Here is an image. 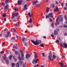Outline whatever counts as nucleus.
Masks as SVG:
<instances>
[{"mask_svg": "<svg viewBox=\"0 0 67 67\" xmlns=\"http://www.w3.org/2000/svg\"><path fill=\"white\" fill-rule=\"evenodd\" d=\"M15 56H13V58L14 59L15 61H16L17 60V59H16L14 57Z\"/></svg>", "mask_w": 67, "mask_h": 67, "instance_id": "473e14b6", "label": "nucleus"}, {"mask_svg": "<svg viewBox=\"0 0 67 67\" xmlns=\"http://www.w3.org/2000/svg\"><path fill=\"white\" fill-rule=\"evenodd\" d=\"M56 4H58L59 3H58V2H57V1H56Z\"/></svg>", "mask_w": 67, "mask_h": 67, "instance_id": "13d9d810", "label": "nucleus"}, {"mask_svg": "<svg viewBox=\"0 0 67 67\" xmlns=\"http://www.w3.org/2000/svg\"><path fill=\"white\" fill-rule=\"evenodd\" d=\"M63 27H67V26L65 25H64L63 26Z\"/></svg>", "mask_w": 67, "mask_h": 67, "instance_id": "de8ad7c7", "label": "nucleus"}, {"mask_svg": "<svg viewBox=\"0 0 67 67\" xmlns=\"http://www.w3.org/2000/svg\"><path fill=\"white\" fill-rule=\"evenodd\" d=\"M17 46H18V44H15L14 46H13V48H16V49H17L18 47H17Z\"/></svg>", "mask_w": 67, "mask_h": 67, "instance_id": "2eb2a0df", "label": "nucleus"}, {"mask_svg": "<svg viewBox=\"0 0 67 67\" xmlns=\"http://www.w3.org/2000/svg\"><path fill=\"white\" fill-rule=\"evenodd\" d=\"M48 15L49 16V17L50 16L51 18H53V13H50Z\"/></svg>", "mask_w": 67, "mask_h": 67, "instance_id": "ddd939ff", "label": "nucleus"}, {"mask_svg": "<svg viewBox=\"0 0 67 67\" xmlns=\"http://www.w3.org/2000/svg\"><path fill=\"white\" fill-rule=\"evenodd\" d=\"M27 4H25L24 6V10H27Z\"/></svg>", "mask_w": 67, "mask_h": 67, "instance_id": "f8f14e48", "label": "nucleus"}, {"mask_svg": "<svg viewBox=\"0 0 67 67\" xmlns=\"http://www.w3.org/2000/svg\"><path fill=\"white\" fill-rule=\"evenodd\" d=\"M30 57V55L29 54H26V58L27 59L29 58V57Z\"/></svg>", "mask_w": 67, "mask_h": 67, "instance_id": "4468645a", "label": "nucleus"}, {"mask_svg": "<svg viewBox=\"0 0 67 67\" xmlns=\"http://www.w3.org/2000/svg\"><path fill=\"white\" fill-rule=\"evenodd\" d=\"M14 16H15V15L13 14L12 16L11 17L12 18H14Z\"/></svg>", "mask_w": 67, "mask_h": 67, "instance_id": "2f4dec72", "label": "nucleus"}, {"mask_svg": "<svg viewBox=\"0 0 67 67\" xmlns=\"http://www.w3.org/2000/svg\"><path fill=\"white\" fill-rule=\"evenodd\" d=\"M10 34V32L9 31L7 32V34H5L4 35V36L6 38H7L8 37V36H9V35Z\"/></svg>", "mask_w": 67, "mask_h": 67, "instance_id": "0eeeda50", "label": "nucleus"}, {"mask_svg": "<svg viewBox=\"0 0 67 67\" xmlns=\"http://www.w3.org/2000/svg\"><path fill=\"white\" fill-rule=\"evenodd\" d=\"M22 42H23L25 46H26L27 45V43H25V40H26V39L25 38H22Z\"/></svg>", "mask_w": 67, "mask_h": 67, "instance_id": "423d86ee", "label": "nucleus"}, {"mask_svg": "<svg viewBox=\"0 0 67 67\" xmlns=\"http://www.w3.org/2000/svg\"><path fill=\"white\" fill-rule=\"evenodd\" d=\"M48 17H49V16L48 15V16L47 15H46V19H47V18H48Z\"/></svg>", "mask_w": 67, "mask_h": 67, "instance_id": "f704fd0d", "label": "nucleus"}, {"mask_svg": "<svg viewBox=\"0 0 67 67\" xmlns=\"http://www.w3.org/2000/svg\"><path fill=\"white\" fill-rule=\"evenodd\" d=\"M43 38H45L46 37V36H43Z\"/></svg>", "mask_w": 67, "mask_h": 67, "instance_id": "0e129e2a", "label": "nucleus"}, {"mask_svg": "<svg viewBox=\"0 0 67 67\" xmlns=\"http://www.w3.org/2000/svg\"><path fill=\"white\" fill-rule=\"evenodd\" d=\"M14 14L15 15V16H18L19 15V14L17 13H15Z\"/></svg>", "mask_w": 67, "mask_h": 67, "instance_id": "7c9ffc66", "label": "nucleus"}, {"mask_svg": "<svg viewBox=\"0 0 67 67\" xmlns=\"http://www.w3.org/2000/svg\"><path fill=\"white\" fill-rule=\"evenodd\" d=\"M12 57H13V55H10L9 56V58L10 60H11V59L12 58Z\"/></svg>", "mask_w": 67, "mask_h": 67, "instance_id": "aec40b11", "label": "nucleus"}, {"mask_svg": "<svg viewBox=\"0 0 67 67\" xmlns=\"http://www.w3.org/2000/svg\"><path fill=\"white\" fill-rule=\"evenodd\" d=\"M38 59H37V60H35V59H34L32 61L33 64H34V63H35V64L37 63V62H38Z\"/></svg>", "mask_w": 67, "mask_h": 67, "instance_id": "6e6552de", "label": "nucleus"}, {"mask_svg": "<svg viewBox=\"0 0 67 67\" xmlns=\"http://www.w3.org/2000/svg\"><path fill=\"white\" fill-rule=\"evenodd\" d=\"M23 67H25V65L24 64L23 65Z\"/></svg>", "mask_w": 67, "mask_h": 67, "instance_id": "052dcab7", "label": "nucleus"}, {"mask_svg": "<svg viewBox=\"0 0 67 67\" xmlns=\"http://www.w3.org/2000/svg\"><path fill=\"white\" fill-rule=\"evenodd\" d=\"M19 64H20V65H21L23 63V62L22 61H20V62H19Z\"/></svg>", "mask_w": 67, "mask_h": 67, "instance_id": "393cba45", "label": "nucleus"}, {"mask_svg": "<svg viewBox=\"0 0 67 67\" xmlns=\"http://www.w3.org/2000/svg\"><path fill=\"white\" fill-rule=\"evenodd\" d=\"M51 26H52V27H54V24H53V23H52L51 24Z\"/></svg>", "mask_w": 67, "mask_h": 67, "instance_id": "864d4df0", "label": "nucleus"}, {"mask_svg": "<svg viewBox=\"0 0 67 67\" xmlns=\"http://www.w3.org/2000/svg\"><path fill=\"white\" fill-rule=\"evenodd\" d=\"M5 3L8 4L9 3V0H6L5 1Z\"/></svg>", "mask_w": 67, "mask_h": 67, "instance_id": "5701e85b", "label": "nucleus"}, {"mask_svg": "<svg viewBox=\"0 0 67 67\" xmlns=\"http://www.w3.org/2000/svg\"><path fill=\"white\" fill-rule=\"evenodd\" d=\"M49 21H50V22H52V19H51V18H49Z\"/></svg>", "mask_w": 67, "mask_h": 67, "instance_id": "e433bc0d", "label": "nucleus"}, {"mask_svg": "<svg viewBox=\"0 0 67 67\" xmlns=\"http://www.w3.org/2000/svg\"><path fill=\"white\" fill-rule=\"evenodd\" d=\"M52 53H49L48 57V59H49L51 61H52V60H54V59H55L56 57V56L54 55H53L52 57V58L53 59H52Z\"/></svg>", "mask_w": 67, "mask_h": 67, "instance_id": "f03ea898", "label": "nucleus"}, {"mask_svg": "<svg viewBox=\"0 0 67 67\" xmlns=\"http://www.w3.org/2000/svg\"><path fill=\"white\" fill-rule=\"evenodd\" d=\"M16 38H18L19 37V36H16Z\"/></svg>", "mask_w": 67, "mask_h": 67, "instance_id": "e2e57ef3", "label": "nucleus"}, {"mask_svg": "<svg viewBox=\"0 0 67 67\" xmlns=\"http://www.w3.org/2000/svg\"><path fill=\"white\" fill-rule=\"evenodd\" d=\"M64 10H67V8L66 7H64Z\"/></svg>", "mask_w": 67, "mask_h": 67, "instance_id": "ea45409f", "label": "nucleus"}, {"mask_svg": "<svg viewBox=\"0 0 67 67\" xmlns=\"http://www.w3.org/2000/svg\"><path fill=\"white\" fill-rule=\"evenodd\" d=\"M64 18L65 20H67V17H66V16H65Z\"/></svg>", "mask_w": 67, "mask_h": 67, "instance_id": "c03bdc74", "label": "nucleus"}, {"mask_svg": "<svg viewBox=\"0 0 67 67\" xmlns=\"http://www.w3.org/2000/svg\"><path fill=\"white\" fill-rule=\"evenodd\" d=\"M38 65H39L38 64H37L36 65H35V67H36V66H38Z\"/></svg>", "mask_w": 67, "mask_h": 67, "instance_id": "5fc2aeb1", "label": "nucleus"}, {"mask_svg": "<svg viewBox=\"0 0 67 67\" xmlns=\"http://www.w3.org/2000/svg\"><path fill=\"white\" fill-rule=\"evenodd\" d=\"M28 15L30 16V17H31L32 15V13H31V14L30 13H28Z\"/></svg>", "mask_w": 67, "mask_h": 67, "instance_id": "b1692460", "label": "nucleus"}, {"mask_svg": "<svg viewBox=\"0 0 67 67\" xmlns=\"http://www.w3.org/2000/svg\"><path fill=\"white\" fill-rule=\"evenodd\" d=\"M34 54H35V55L34 56H35V58H36V57H37V56H36V53L35 52H34Z\"/></svg>", "mask_w": 67, "mask_h": 67, "instance_id": "bb28decb", "label": "nucleus"}, {"mask_svg": "<svg viewBox=\"0 0 67 67\" xmlns=\"http://www.w3.org/2000/svg\"><path fill=\"white\" fill-rule=\"evenodd\" d=\"M9 8V5L8 4H7L4 7V10H6V9H8Z\"/></svg>", "mask_w": 67, "mask_h": 67, "instance_id": "9d476101", "label": "nucleus"}, {"mask_svg": "<svg viewBox=\"0 0 67 67\" xmlns=\"http://www.w3.org/2000/svg\"><path fill=\"white\" fill-rule=\"evenodd\" d=\"M14 52L15 55H18V54H19V52L17 51H15Z\"/></svg>", "mask_w": 67, "mask_h": 67, "instance_id": "412c9836", "label": "nucleus"}, {"mask_svg": "<svg viewBox=\"0 0 67 67\" xmlns=\"http://www.w3.org/2000/svg\"><path fill=\"white\" fill-rule=\"evenodd\" d=\"M37 7H39L40 6V4H37Z\"/></svg>", "mask_w": 67, "mask_h": 67, "instance_id": "69168bd1", "label": "nucleus"}, {"mask_svg": "<svg viewBox=\"0 0 67 67\" xmlns=\"http://www.w3.org/2000/svg\"><path fill=\"white\" fill-rule=\"evenodd\" d=\"M13 32H15V31L16 30H15L14 29H13Z\"/></svg>", "mask_w": 67, "mask_h": 67, "instance_id": "8fccbe9b", "label": "nucleus"}, {"mask_svg": "<svg viewBox=\"0 0 67 67\" xmlns=\"http://www.w3.org/2000/svg\"><path fill=\"white\" fill-rule=\"evenodd\" d=\"M15 11H18V9H16V8H15Z\"/></svg>", "mask_w": 67, "mask_h": 67, "instance_id": "4d7b16f0", "label": "nucleus"}, {"mask_svg": "<svg viewBox=\"0 0 67 67\" xmlns=\"http://www.w3.org/2000/svg\"><path fill=\"white\" fill-rule=\"evenodd\" d=\"M32 19L31 18H30V19L29 20V23L31 24V23H32Z\"/></svg>", "mask_w": 67, "mask_h": 67, "instance_id": "a878e982", "label": "nucleus"}, {"mask_svg": "<svg viewBox=\"0 0 67 67\" xmlns=\"http://www.w3.org/2000/svg\"><path fill=\"white\" fill-rule=\"evenodd\" d=\"M40 46L41 47H43L44 46V44H40Z\"/></svg>", "mask_w": 67, "mask_h": 67, "instance_id": "58836bf2", "label": "nucleus"}, {"mask_svg": "<svg viewBox=\"0 0 67 67\" xmlns=\"http://www.w3.org/2000/svg\"><path fill=\"white\" fill-rule=\"evenodd\" d=\"M7 53L9 54H11V52H10V51H9L8 52H7Z\"/></svg>", "mask_w": 67, "mask_h": 67, "instance_id": "a19ab883", "label": "nucleus"}, {"mask_svg": "<svg viewBox=\"0 0 67 67\" xmlns=\"http://www.w3.org/2000/svg\"><path fill=\"white\" fill-rule=\"evenodd\" d=\"M30 26L31 27H32V26H33V25L31 24V23L30 24Z\"/></svg>", "mask_w": 67, "mask_h": 67, "instance_id": "09e8293b", "label": "nucleus"}, {"mask_svg": "<svg viewBox=\"0 0 67 67\" xmlns=\"http://www.w3.org/2000/svg\"><path fill=\"white\" fill-rule=\"evenodd\" d=\"M51 6L53 8H54V7H55V5H54V4H52Z\"/></svg>", "mask_w": 67, "mask_h": 67, "instance_id": "c9c22d12", "label": "nucleus"}, {"mask_svg": "<svg viewBox=\"0 0 67 67\" xmlns=\"http://www.w3.org/2000/svg\"><path fill=\"white\" fill-rule=\"evenodd\" d=\"M51 37H54V35L53 34H52L51 35Z\"/></svg>", "mask_w": 67, "mask_h": 67, "instance_id": "49530a36", "label": "nucleus"}, {"mask_svg": "<svg viewBox=\"0 0 67 67\" xmlns=\"http://www.w3.org/2000/svg\"><path fill=\"white\" fill-rule=\"evenodd\" d=\"M3 17H5L6 16V13H5L3 14Z\"/></svg>", "mask_w": 67, "mask_h": 67, "instance_id": "c85d7f7f", "label": "nucleus"}, {"mask_svg": "<svg viewBox=\"0 0 67 67\" xmlns=\"http://www.w3.org/2000/svg\"><path fill=\"white\" fill-rule=\"evenodd\" d=\"M41 67H44V66H43V65H41Z\"/></svg>", "mask_w": 67, "mask_h": 67, "instance_id": "774afa93", "label": "nucleus"}, {"mask_svg": "<svg viewBox=\"0 0 67 67\" xmlns=\"http://www.w3.org/2000/svg\"><path fill=\"white\" fill-rule=\"evenodd\" d=\"M5 62L7 64H8V63H9V61L8 60H5Z\"/></svg>", "mask_w": 67, "mask_h": 67, "instance_id": "79ce46f5", "label": "nucleus"}, {"mask_svg": "<svg viewBox=\"0 0 67 67\" xmlns=\"http://www.w3.org/2000/svg\"><path fill=\"white\" fill-rule=\"evenodd\" d=\"M3 59L4 60H6L7 59V56L6 55H4L3 56Z\"/></svg>", "mask_w": 67, "mask_h": 67, "instance_id": "6ab92c4d", "label": "nucleus"}, {"mask_svg": "<svg viewBox=\"0 0 67 67\" xmlns=\"http://www.w3.org/2000/svg\"><path fill=\"white\" fill-rule=\"evenodd\" d=\"M61 5H62V6L63 7V6H64V4L63 3H62Z\"/></svg>", "mask_w": 67, "mask_h": 67, "instance_id": "bf43d9fd", "label": "nucleus"}, {"mask_svg": "<svg viewBox=\"0 0 67 67\" xmlns=\"http://www.w3.org/2000/svg\"><path fill=\"white\" fill-rule=\"evenodd\" d=\"M63 43H61V42L60 43V46H62V47H63V48H67V44L65 43H64L63 44Z\"/></svg>", "mask_w": 67, "mask_h": 67, "instance_id": "39448f33", "label": "nucleus"}, {"mask_svg": "<svg viewBox=\"0 0 67 67\" xmlns=\"http://www.w3.org/2000/svg\"><path fill=\"white\" fill-rule=\"evenodd\" d=\"M59 63L61 67H63V66H64V64L62 63V62H59Z\"/></svg>", "mask_w": 67, "mask_h": 67, "instance_id": "a211bd4d", "label": "nucleus"}, {"mask_svg": "<svg viewBox=\"0 0 67 67\" xmlns=\"http://www.w3.org/2000/svg\"><path fill=\"white\" fill-rule=\"evenodd\" d=\"M12 66V67H14V65H15V64L14 63H11Z\"/></svg>", "mask_w": 67, "mask_h": 67, "instance_id": "4be33fe9", "label": "nucleus"}, {"mask_svg": "<svg viewBox=\"0 0 67 67\" xmlns=\"http://www.w3.org/2000/svg\"><path fill=\"white\" fill-rule=\"evenodd\" d=\"M54 35H57L58 34V32L56 30H54Z\"/></svg>", "mask_w": 67, "mask_h": 67, "instance_id": "dca6fc26", "label": "nucleus"}, {"mask_svg": "<svg viewBox=\"0 0 67 67\" xmlns=\"http://www.w3.org/2000/svg\"><path fill=\"white\" fill-rule=\"evenodd\" d=\"M46 11L47 12H48V11H49V9L48 8H47Z\"/></svg>", "mask_w": 67, "mask_h": 67, "instance_id": "cd10ccee", "label": "nucleus"}, {"mask_svg": "<svg viewBox=\"0 0 67 67\" xmlns=\"http://www.w3.org/2000/svg\"><path fill=\"white\" fill-rule=\"evenodd\" d=\"M59 19L60 22L63 21V17H62V15L59 16L57 18L56 20V22L55 23V25H56L57 24H59V22L58 21Z\"/></svg>", "mask_w": 67, "mask_h": 67, "instance_id": "f257e3e1", "label": "nucleus"}, {"mask_svg": "<svg viewBox=\"0 0 67 67\" xmlns=\"http://www.w3.org/2000/svg\"><path fill=\"white\" fill-rule=\"evenodd\" d=\"M56 42H57L58 43H59V40H56Z\"/></svg>", "mask_w": 67, "mask_h": 67, "instance_id": "a18cd8bd", "label": "nucleus"}, {"mask_svg": "<svg viewBox=\"0 0 67 67\" xmlns=\"http://www.w3.org/2000/svg\"><path fill=\"white\" fill-rule=\"evenodd\" d=\"M19 62H18L16 64V67H19Z\"/></svg>", "mask_w": 67, "mask_h": 67, "instance_id": "c756f323", "label": "nucleus"}, {"mask_svg": "<svg viewBox=\"0 0 67 67\" xmlns=\"http://www.w3.org/2000/svg\"><path fill=\"white\" fill-rule=\"evenodd\" d=\"M4 21H6V18H5L4 19Z\"/></svg>", "mask_w": 67, "mask_h": 67, "instance_id": "6e6d98bb", "label": "nucleus"}, {"mask_svg": "<svg viewBox=\"0 0 67 67\" xmlns=\"http://www.w3.org/2000/svg\"><path fill=\"white\" fill-rule=\"evenodd\" d=\"M59 10H58V8L57 7L54 10V12H57V11H58Z\"/></svg>", "mask_w": 67, "mask_h": 67, "instance_id": "f3484780", "label": "nucleus"}, {"mask_svg": "<svg viewBox=\"0 0 67 67\" xmlns=\"http://www.w3.org/2000/svg\"><path fill=\"white\" fill-rule=\"evenodd\" d=\"M31 42L35 45H38L40 43H41V41L40 40H36V42L34 41L33 40H31Z\"/></svg>", "mask_w": 67, "mask_h": 67, "instance_id": "7ed1b4c3", "label": "nucleus"}, {"mask_svg": "<svg viewBox=\"0 0 67 67\" xmlns=\"http://www.w3.org/2000/svg\"><path fill=\"white\" fill-rule=\"evenodd\" d=\"M23 2V0L18 1V5H21L22 4V3Z\"/></svg>", "mask_w": 67, "mask_h": 67, "instance_id": "1a4fd4ad", "label": "nucleus"}, {"mask_svg": "<svg viewBox=\"0 0 67 67\" xmlns=\"http://www.w3.org/2000/svg\"><path fill=\"white\" fill-rule=\"evenodd\" d=\"M14 39H15V38L13 37L12 38V39H11L12 40H14Z\"/></svg>", "mask_w": 67, "mask_h": 67, "instance_id": "603ef678", "label": "nucleus"}, {"mask_svg": "<svg viewBox=\"0 0 67 67\" xmlns=\"http://www.w3.org/2000/svg\"><path fill=\"white\" fill-rule=\"evenodd\" d=\"M42 55H43L42 56H43V57H45V55H44V53H42Z\"/></svg>", "mask_w": 67, "mask_h": 67, "instance_id": "4c0bfd02", "label": "nucleus"}, {"mask_svg": "<svg viewBox=\"0 0 67 67\" xmlns=\"http://www.w3.org/2000/svg\"><path fill=\"white\" fill-rule=\"evenodd\" d=\"M2 33H1V35H0V37H2Z\"/></svg>", "mask_w": 67, "mask_h": 67, "instance_id": "3c124183", "label": "nucleus"}, {"mask_svg": "<svg viewBox=\"0 0 67 67\" xmlns=\"http://www.w3.org/2000/svg\"><path fill=\"white\" fill-rule=\"evenodd\" d=\"M19 23H18L16 24H15V25L16 26H18V25H19Z\"/></svg>", "mask_w": 67, "mask_h": 67, "instance_id": "72a5a7b5", "label": "nucleus"}, {"mask_svg": "<svg viewBox=\"0 0 67 67\" xmlns=\"http://www.w3.org/2000/svg\"><path fill=\"white\" fill-rule=\"evenodd\" d=\"M65 5L66 7H67V3H65Z\"/></svg>", "mask_w": 67, "mask_h": 67, "instance_id": "680f3d73", "label": "nucleus"}, {"mask_svg": "<svg viewBox=\"0 0 67 67\" xmlns=\"http://www.w3.org/2000/svg\"><path fill=\"white\" fill-rule=\"evenodd\" d=\"M38 2L37 0H36L34 1V2H33V3L32 4L33 5H35V4H36V3H38Z\"/></svg>", "mask_w": 67, "mask_h": 67, "instance_id": "9b49d317", "label": "nucleus"}, {"mask_svg": "<svg viewBox=\"0 0 67 67\" xmlns=\"http://www.w3.org/2000/svg\"><path fill=\"white\" fill-rule=\"evenodd\" d=\"M20 53H21V57H20V56H19L18 57V59L20 60H24V54L23 53V52L22 50H21L20 51Z\"/></svg>", "mask_w": 67, "mask_h": 67, "instance_id": "20e7f679", "label": "nucleus"}, {"mask_svg": "<svg viewBox=\"0 0 67 67\" xmlns=\"http://www.w3.org/2000/svg\"><path fill=\"white\" fill-rule=\"evenodd\" d=\"M59 40H60V41H61V39L60 38H59Z\"/></svg>", "mask_w": 67, "mask_h": 67, "instance_id": "338daca9", "label": "nucleus"}, {"mask_svg": "<svg viewBox=\"0 0 67 67\" xmlns=\"http://www.w3.org/2000/svg\"><path fill=\"white\" fill-rule=\"evenodd\" d=\"M0 53H1V54H3V53H4V51H1L0 52Z\"/></svg>", "mask_w": 67, "mask_h": 67, "instance_id": "37998d69", "label": "nucleus"}]
</instances>
